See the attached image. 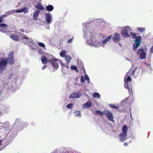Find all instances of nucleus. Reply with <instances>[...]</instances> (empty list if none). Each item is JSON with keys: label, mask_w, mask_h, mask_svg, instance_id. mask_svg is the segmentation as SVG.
Segmentation results:
<instances>
[{"label": "nucleus", "mask_w": 153, "mask_h": 153, "mask_svg": "<svg viewBox=\"0 0 153 153\" xmlns=\"http://www.w3.org/2000/svg\"><path fill=\"white\" fill-rule=\"evenodd\" d=\"M41 60L42 63L44 64H46L48 62L51 63L53 68L57 70L58 68L59 65L57 62V60L54 59L48 60L46 56H43L41 57Z\"/></svg>", "instance_id": "1"}, {"label": "nucleus", "mask_w": 153, "mask_h": 153, "mask_svg": "<svg viewBox=\"0 0 153 153\" xmlns=\"http://www.w3.org/2000/svg\"><path fill=\"white\" fill-rule=\"evenodd\" d=\"M132 36L133 39L135 38L136 40L135 42L133 44V50L135 51H136L137 48H138L140 45L141 41V38L140 36H137L136 37V34L134 33L131 32L129 34V36Z\"/></svg>", "instance_id": "2"}, {"label": "nucleus", "mask_w": 153, "mask_h": 153, "mask_svg": "<svg viewBox=\"0 0 153 153\" xmlns=\"http://www.w3.org/2000/svg\"><path fill=\"white\" fill-rule=\"evenodd\" d=\"M7 59L1 57L0 59V74L2 73L7 67Z\"/></svg>", "instance_id": "3"}, {"label": "nucleus", "mask_w": 153, "mask_h": 153, "mask_svg": "<svg viewBox=\"0 0 153 153\" xmlns=\"http://www.w3.org/2000/svg\"><path fill=\"white\" fill-rule=\"evenodd\" d=\"M130 31L131 30L130 27L127 26L124 27L123 29L121 30L120 33L123 37L127 38L129 37V33Z\"/></svg>", "instance_id": "4"}, {"label": "nucleus", "mask_w": 153, "mask_h": 153, "mask_svg": "<svg viewBox=\"0 0 153 153\" xmlns=\"http://www.w3.org/2000/svg\"><path fill=\"white\" fill-rule=\"evenodd\" d=\"M137 54L139 55V57L140 59L142 60L146 58V54L143 48H140L138 49L137 51Z\"/></svg>", "instance_id": "5"}, {"label": "nucleus", "mask_w": 153, "mask_h": 153, "mask_svg": "<svg viewBox=\"0 0 153 153\" xmlns=\"http://www.w3.org/2000/svg\"><path fill=\"white\" fill-rule=\"evenodd\" d=\"M103 112L109 120L114 122V119L113 114L110 111L105 110H104Z\"/></svg>", "instance_id": "6"}, {"label": "nucleus", "mask_w": 153, "mask_h": 153, "mask_svg": "<svg viewBox=\"0 0 153 153\" xmlns=\"http://www.w3.org/2000/svg\"><path fill=\"white\" fill-rule=\"evenodd\" d=\"M14 53L13 51L10 52L8 55V57L7 59L8 63L10 65H13L14 63L15 60L13 56Z\"/></svg>", "instance_id": "7"}, {"label": "nucleus", "mask_w": 153, "mask_h": 153, "mask_svg": "<svg viewBox=\"0 0 153 153\" xmlns=\"http://www.w3.org/2000/svg\"><path fill=\"white\" fill-rule=\"evenodd\" d=\"M21 35L23 36L22 37L21 39L24 44H28L29 42L33 41V39H32L30 38L27 36L25 34H22Z\"/></svg>", "instance_id": "8"}, {"label": "nucleus", "mask_w": 153, "mask_h": 153, "mask_svg": "<svg viewBox=\"0 0 153 153\" xmlns=\"http://www.w3.org/2000/svg\"><path fill=\"white\" fill-rule=\"evenodd\" d=\"M137 67L135 68L133 65H132L131 67L129 69L128 73L126 74V76H132L137 71Z\"/></svg>", "instance_id": "9"}, {"label": "nucleus", "mask_w": 153, "mask_h": 153, "mask_svg": "<svg viewBox=\"0 0 153 153\" xmlns=\"http://www.w3.org/2000/svg\"><path fill=\"white\" fill-rule=\"evenodd\" d=\"M113 41L115 42H118L120 41L121 37L120 34L118 33H115L112 37Z\"/></svg>", "instance_id": "10"}, {"label": "nucleus", "mask_w": 153, "mask_h": 153, "mask_svg": "<svg viewBox=\"0 0 153 153\" xmlns=\"http://www.w3.org/2000/svg\"><path fill=\"white\" fill-rule=\"evenodd\" d=\"M81 94H80L78 92H75L71 94L69 97L70 98H79L81 96Z\"/></svg>", "instance_id": "11"}, {"label": "nucleus", "mask_w": 153, "mask_h": 153, "mask_svg": "<svg viewBox=\"0 0 153 153\" xmlns=\"http://www.w3.org/2000/svg\"><path fill=\"white\" fill-rule=\"evenodd\" d=\"M127 134L121 133L119 135V138L121 142L124 141L127 138Z\"/></svg>", "instance_id": "12"}, {"label": "nucleus", "mask_w": 153, "mask_h": 153, "mask_svg": "<svg viewBox=\"0 0 153 153\" xmlns=\"http://www.w3.org/2000/svg\"><path fill=\"white\" fill-rule=\"evenodd\" d=\"M45 18L47 23L48 24H50L52 21L51 17V15L46 13L45 14Z\"/></svg>", "instance_id": "13"}, {"label": "nucleus", "mask_w": 153, "mask_h": 153, "mask_svg": "<svg viewBox=\"0 0 153 153\" xmlns=\"http://www.w3.org/2000/svg\"><path fill=\"white\" fill-rule=\"evenodd\" d=\"M10 37L11 39L14 41H18L19 40V36L16 35H10Z\"/></svg>", "instance_id": "14"}, {"label": "nucleus", "mask_w": 153, "mask_h": 153, "mask_svg": "<svg viewBox=\"0 0 153 153\" xmlns=\"http://www.w3.org/2000/svg\"><path fill=\"white\" fill-rule=\"evenodd\" d=\"M40 12V11L38 10H36L34 13L33 16V19L34 20H35L37 19V17L38 16L39 13Z\"/></svg>", "instance_id": "15"}, {"label": "nucleus", "mask_w": 153, "mask_h": 153, "mask_svg": "<svg viewBox=\"0 0 153 153\" xmlns=\"http://www.w3.org/2000/svg\"><path fill=\"white\" fill-rule=\"evenodd\" d=\"M128 129V128L127 126L126 125H124L122 128V132L121 133L127 134Z\"/></svg>", "instance_id": "16"}, {"label": "nucleus", "mask_w": 153, "mask_h": 153, "mask_svg": "<svg viewBox=\"0 0 153 153\" xmlns=\"http://www.w3.org/2000/svg\"><path fill=\"white\" fill-rule=\"evenodd\" d=\"M35 7L37 9L39 10H44V8L43 7L42 5L40 3H39L36 4Z\"/></svg>", "instance_id": "17"}, {"label": "nucleus", "mask_w": 153, "mask_h": 153, "mask_svg": "<svg viewBox=\"0 0 153 153\" xmlns=\"http://www.w3.org/2000/svg\"><path fill=\"white\" fill-rule=\"evenodd\" d=\"M65 59L66 61V63L67 65H68L70 62V61L71 59V57L69 55H67L65 57Z\"/></svg>", "instance_id": "18"}, {"label": "nucleus", "mask_w": 153, "mask_h": 153, "mask_svg": "<svg viewBox=\"0 0 153 153\" xmlns=\"http://www.w3.org/2000/svg\"><path fill=\"white\" fill-rule=\"evenodd\" d=\"M91 102L90 100H88L86 102L84 105V107L85 108H88L91 107Z\"/></svg>", "instance_id": "19"}, {"label": "nucleus", "mask_w": 153, "mask_h": 153, "mask_svg": "<svg viewBox=\"0 0 153 153\" xmlns=\"http://www.w3.org/2000/svg\"><path fill=\"white\" fill-rule=\"evenodd\" d=\"M53 7L52 5H49L46 7V10L48 11H51L53 9Z\"/></svg>", "instance_id": "20"}, {"label": "nucleus", "mask_w": 153, "mask_h": 153, "mask_svg": "<svg viewBox=\"0 0 153 153\" xmlns=\"http://www.w3.org/2000/svg\"><path fill=\"white\" fill-rule=\"evenodd\" d=\"M125 83L124 85V86L130 92V91L131 89L129 88V85L128 84L129 82H124Z\"/></svg>", "instance_id": "21"}, {"label": "nucleus", "mask_w": 153, "mask_h": 153, "mask_svg": "<svg viewBox=\"0 0 153 153\" xmlns=\"http://www.w3.org/2000/svg\"><path fill=\"white\" fill-rule=\"evenodd\" d=\"M130 76L129 75L128 76H127V77L126 79L125 78L124 82H128L130 83L131 81V79Z\"/></svg>", "instance_id": "22"}, {"label": "nucleus", "mask_w": 153, "mask_h": 153, "mask_svg": "<svg viewBox=\"0 0 153 153\" xmlns=\"http://www.w3.org/2000/svg\"><path fill=\"white\" fill-rule=\"evenodd\" d=\"M93 97L94 98H97L99 99L100 97V95L98 93L95 92L93 94Z\"/></svg>", "instance_id": "23"}, {"label": "nucleus", "mask_w": 153, "mask_h": 153, "mask_svg": "<svg viewBox=\"0 0 153 153\" xmlns=\"http://www.w3.org/2000/svg\"><path fill=\"white\" fill-rule=\"evenodd\" d=\"M66 51L65 50H63L61 52H60L59 55L61 56L62 57H65V56H66Z\"/></svg>", "instance_id": "24"}, {"label": "nucleus", "mask_w": 153, "mask_h": 153, "mask_svg": "<svg viewBox=\"0 0 153 153\" xmlns=\"http://www.w3.org/2000/svg\"><path fill=\"white\" fill-rule=\"evenodd\" d=\"M109 106L110 108L114 109H118L119 108V106H116L114 105L113 104H110L109 105Z\"/></svg>", "instance_id": "25"}, {"label": "nucleus", "mask_w": 153, "mask_h": 153, "mask_svg": "<svg viewBox=\"0 0 153 153\" xmlns=\"http://www.w3.org/2000/svg\"><path fill=\"white\" fill-rule=\"evenodd\" d=\"M21 12H23L24 13H26L28 12V10H27L26 7H24L23 8L21 9Z\"/></svg>", "instance_id": "26"}, {"label": "nucleus", "mask_w": 153, "mask_h": 153, "mask_svg": "<svg viewBox=\"0 0 153 153\" xmlns=\"http://www.w3.org/2000/svg\"><path fill=\"white\" fill-rule=\"evenodd\" d=\"M95 112L97 114V115H101V116H102L104 114L103 112V113L102 111L99 110L96 111H95Z\"/></svg>", "instance_id": "27"}, {"label": "nucleus", "mask_w": 153, "mask_h": 153, "mask_svg": "<svg viewBox=\"0 0 153 153\" xmlns=\"http://www.w3.org/2000/svg\"><path fill=\"white\" fill-rule=\"evenodd\" d=\"M137 29L140 32H144L145 30V28L144 27H137Z\"/></svg>", "instance_id": "28"}, {"label": "nucleus", "mask_w": 153, "mask_h": 153, "mask_svg": "<svg viewBox=\"0 0 153 153\" xmlns=\"http://www.w3.org/2000/svg\"><path fill=\"white\" fill-rule=\"evenodd\" d=\"M71 68L72 70H74L76 71L77 73L79 72V71L77 69V67L75 66H71Z\"/></svg>", "instance_id": "29"}, {"label": "nucleus", "mask_w": 153, "mask_h": 153, "mask_svg": "<svg viewBox=\"0 0 153 153\" xmlns=\"http://www.w3.org/2000/svg\"><path fill=\"white\" fill-rule=\"evenodd\" d=\"M1 32H2L3 33H6L7 35H8L9 34H11V33H10L12 32V31H10V30L3 31V30H1Z\"/></svg>", "instance_id": "30"}, {"label": "nucleus", "mask_w": 153, "mask_h": 153, "mask_svg": "<svg viewBox=\"0 0 153 153\" xmlns=\"http://www.w3.org/2000/svg\"><path fill=\"white\" fill-rule=\"evenodd\" d=\"M37 44L38 45H39V46H40L41 47H42L43 48H44L45 47V44L42 42H39Z\"/></svg>", "instance_id": "31"}, {"label": "nucleus", "mask_w": 153, "mask_h": 153, "mask_svg": "<svg viewBox=\"0 0 153 153\" xmlns=\"http://www.w3.org/2000/svg\"><path fill=\"white\" fill-rule=\"evenodd\" d=\"M85 79L87 81V83H89L90 82V79L88 76L85 74L84 76Z\"/></svg>", "instance_id": "32"}, {"label": "nucleus", "mask_w": 153, "mask_h": 153, "mask_svg": "<svg viewBox=\"0 0 153 153\" xmlns=\"http://www.w3.org/2000/svg\"><path fill=\"white\" fill-rule=\"evenodd\" d=\"M7 25L4 23H1L0 24V27H4L6 28L7 27Z\"/></svg>", "instance_id": "33"}, {"label": "nucleus", "mask_w": 153, "mask_h": 153, "mask_svg": "<svg viewBox=\"0 0 153 153\" xmlns=\"http://www.w3.org/2000/svg\"><path fill=\"white\" fill-rule=\"evenodd\" d=\"M73 106V104L72 103H69L66 106V107L69 108H72Z\"/></svg>", "instance_id": "34"}, {"label": "nucleus", "mask_w": 153, "mask_h": 153, "mask_svg": "<svg viewBox=\"0 0 153 153\" xmlns=\"http://www.w3.org/2000/svg\"><path fill=\"white\" fill-rule=\"evenodd\" d=\"M75 113L76 116H79L80 114V112L79 111H76L75 112Z\"/></svg>", "instance_id": "35"}, {"label": "nucleus", "mask_w": 153, "mask_h": 153, "mask_svg": "<svg viewBox=\"0 0 153 153\" xmlns=\"http://www.w3.org/2000/svg\"><path fill=\"white\" fill-rule=\"evenodd\" d=\"M111 35L107 37L106 39L108 41H109L111 38Z\"/></svg>", "instance_id": "36"}, {"label": "nucleus", "mask_w": 153, "mask_h": 153, "mask_svg": "<svg viewBox=\"0 0 153 153\" xmlns=\"http://www.w3.org/2000/svg\"><path fill=\"white\" fill-rule=\"evenodd\" d=\"M6 13L7 15H8L10 14H12V13L11 11H8L6 12Z\"/></svg>", "instance_id": "37"}, {"label": "nucleus", "mask_w": 153, "mask_h": 153, "mask_svg": "<svg viewBox=\"0 0 153 153\" xmlns=\"http://www.w3.org/2000/svg\"><path fill=\"white\" fill-rule=\"evenodd\" d=\"M81 82H82V83H85L84 78L82 76H81Z\"/></svg>", "instance_id": "38"}, {"label": "nucleus", "mask_w": 153, "mask_h": 153, "mask_svg": "<svg viewBox=\"0 0 153 153\" xmlns=\"http://www.w3.org/2000/svg\"><path fill=\"white\" fill-rule=\"evenodd\" d=\"M72 39H73V37L71 39H69L68 41V43H71L72 41Z\"/></svg>", "instance_id": "39"}, {"label": "nucleus", "mask_w": 153, "mask_h": 153, "mask_svg": "<svg viewBox=\"0 0 153 153\" xmlns=\"http://www.w3.org/2000/svg\"><path fill=\"white\" fill-rule=\"evenodd\" d=\"M61 65L62 68H63L64 67L66 66V65L64 64L63 62L61 63Z\"/></svg>", "instance_id": "40"}, {"label": "nucleus", "mask_w": 153, "mask_h": 153, "mask_svg": "<svg viewBox=\"0 0 153 153\" xmlns=\"http://www.w3.org/2000/svg\"><path fill=\"white\" fill-rule=\"evenodd\" d=\"M150 52L151 53H152L153 52V46H152L150 48Z\"/></svg>", "instance_id": "41"}, {"label": "nucleus", "mask_w": 153, "mask_h": 153, "mask_svg": "<svg viewBox=\"0 0 153 153\" xmlns=\"http://www.w3.org/2000/svg\"><path fill=\"white\" fill-rule=\"evenodd\" d=\"M107 42H108L106 39L104 40L102 42L103 44H105Z\"/></svg>", "instance_id": "42"}, {"label": "nucleus", "mask_w": 153, "mask_h": 153, "mask_svg": "<svg viewBox=\"0 0 153 153\" xmlns=\"http://www.w3.org/2000/svg\"><path fill=\"white\" fill-rule=\"evenodd\" d=\"M123 144L125 146H128V142H125Z\"/></svg>", "instance_id": "43"}, {"label": "nucleus", "mask_w": 153, "mask_h": 153, "mask_svg": "<svg viewBox=\"0 0 153 153\" xmlns=\"http://www.w3.org/2000/svg\"><path fill=\"white\" fill-rule=\"evenodd\" d=\"M16 12L17 13H21V10H16Z\"/></svg>", "instance_id": "44"}, {"label": "nucleus", "mask_w": 153, "mask_h": 153, "mask_svg": "<svg viewBox=\"0 0 153 153\" xmlns=\"http://www.w3.org/2000/svg\"><path fill=\"white\" fill-rule=\"evenodd\" d=\"M46 67V65H44V66H43L42 68V70H44V69Z\"/></svg>", "instance_id": "45"}, {"label": "nucleus", "mask_w": 153, "mask_h": 153, "mask_svg": "<svg viewBox=\"0 0 153 153\" xmlns=\"http://www.w3.org/2000/svg\"><path fill=\"white\" fill-rule=\"evenodd\" d=\"M2 140H0V145H2Z\"/></svg>", "instance_id": "46"}, {"label": "nucleus", "mask_w": 153, "mask_h": 153, "mask_svg": "<svg viewBox=\"0 0 153 153\" xmlns=\"http://www.w3.org/2000/svg\"><path fill=\"white\" fill-rule=\"evenodd\" d=\"M20 31H22V32L24 33V31L22 29H21L20 30Z\"/></svg>", "instance_id": "47"}, {"label": "nucleus", "mask_w": 153, "mask_h": 153, "mask_svg": "<svg viewBox=\"0 0 153 153\" xmlns=\"http://www.w3.org/2000/svg\"><path fill=\"white\" fill-rule=\"evenodd\" d=\"M68 65L67 64V65H66V67H65L66 68H69V66H68Z\"/></svg>", "instance_id": "48"}, {"label": "nucleus", "mask_w": 153, "mask_h": 153, "mask_svg": "<svg viewBox=\"0 0 153 153\" xmlns=\"http://www.w3.org/2000/svg\"><path fill=\"white\" fill-rule=\"evenodd\" d=\"M1 111H0V115H1Z\"/></svg>", "instance_id": "49"}, {"label": "nucleus", "mask_w": 153, "mask_h": 153, "mask_svg": "<svg viewBox=\"0 0 153 153\" xmlns=\"http://www.w3.org/2000/svg\"><path fill=\"white\" fill-rule=\"evenodd\" d=\"M80 153V152H79V153Z\"/></svg>", "instance_id": "50"}]
</instances>
